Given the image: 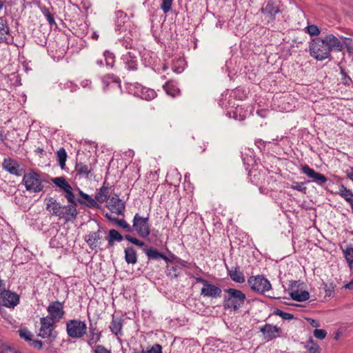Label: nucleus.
Listing matches in <instances>:
<instances>
[{"mask_svg":"<svg viewBox=\"0 0 353 353\" xmlns=\"http://www.w3.org/2000/svg\"><path fill=\"white\" fill-rule=\"evenodd\" d=\"M122 240L123 236L118 231L114 229L109 230L108 244L110 245H112L114 241L120 242Z\"/></svg>","mask_w":353,"mask_h":353,"instance_id":"nucleus-32","label":"nucleus"},{"mask_svg":"<svg viewBox=\"0 0 353 353\" xmlns=\"http://www.w3.org/2000/svg\"><path fill=\"white\" fill-rule=\"evenodd\" d=\"M3 168L10 174L19 176L21 174L19 170V163L10 158L5 159L3 162Z\"/></svg>","mask_w":353,"mask_h":353,"instance_id":"nucleus-18","label":"nucleus"},{"mask_svg":"<svg viewBox=\"0 0 353 353\" xmlns=\"http://www.w3.org/2000/svg\"><path fill=\"white\" fill-rule=\"evenodd\" d=\"M65 197L68 200V201L70 203V205L77 206L75 196L73 192H72V187H69L68 189H66L65 191Z\"/></svg>","mask_w":353,"mask_h":353,"instance_id":"nucleus-43","label":"nucleus"},{"mask_svg":"<svg viewBox=\"0 0 353 353\" xmlns=\"http://www.w3.org/2000/svg\"><path fill=\"white\" fill-rule=\"evenodd\" d=\"M344 256L347 262L348 266L350 269L353 268V245H350L347 247L345 250H343Z\"/></svg>","mask_w":353,"mask_h":353,"instance_id":"nucleus-34","label":"nucleus"},{"mask_svg":"<svg viewBox=\"0 0 353 353\" xmlns=\"http://www.w3.org/2000/svg\"><path fill=\"white\" fill-rule=\"evenodd\" d=\"M125 260L128 264H135L137 262V255L135 250L132 247H128L124 250Z\"/></svg>","mask_w":353,"mask_h":353,"instance_id":"nucleus-24","label":"nucleus"},{"mask_svg":"<svg viewBox=\"0 0 353 353\" xmlns=\"http://www.w3.org/2000/svg\"><path fill=\"white\" fill-rule=\"evenodd\" d=\"M45 201L46 209L51 214L63 219L65 221H70L76 218L77 212L74 205H62L52 197L46 199Z\"/></svg>","mask_w":353,"mask_h":353,"instance_id":"nucleus-2","label":"nucleus"},{"mask_svg":"<svg viewBox=\"0 0 353 353\" xmlns=\"http://www.w3.org/2000/svg\"><path fill=\"white\" fill-rule=\"evenodd\" d=\"M10 36V29L7 21L3 17H0V43H7Z\"/></svg>","mask_w":353,"mask_h":353,"instance_id":"nucleus-22","label":"nucleus"},{"mask_svg":"<svg viewBox=\"0 0 353 353\" xmlns=\"http://www.w3.org/2000/svg\"><path fill=\"white\" fill-rule=\"evenodd\" d=\"M343 43L334 34L316 37L311 40L309 45L310 54L317 61H323L330 56L332 50L342 51Z\"/></svg>","mask_w":353,"mask_h":353,"instance_id":"nucleus-1","label":"nucleus"},{"mask_svg":"<svg viewBox=\"0 0 353 353\" xmlns=\"http://www.w3.org/2000/svg\"><path fill=\"white\" fill-rule=\"evenodd\" d=\"M134 94L146 101L152 100L157 96L156 92L154 90L143 87L139 83L134 85Z\"/></svg>","mask_w":353,"mask_h":353,"instance_id":"nucleus-13","label":"nucleus"},{"mask_svg":"<svg viewBox=\"0 0 353 353\" xmlns=\"http://www.w3.org/2000/svg\"><path fill=\"white\" fill-rule=\"evenodd\" d=\"M347 176L351 179L352 181H353V167H352L350 168V172H347Z\"/></svg>","mask_w":353,"mask_h":353,"instance_id":"nucleus-60","label":"nucleus"},{"mask_svg":"<svg viewBox=\"0 0 353 353\" xmlns=\"http://www.w3.org/2000/svg\"><path fill=\"white\" fill-rule=\"evenodd\" d=\"M52 181L57 186L61 188L63 191L71 186L63 177H55L52 179Z\"/></svg>","mask_w":353,"mask_h":353,"instance_id":"nucleus-39","label":"nucleus"},{"mask_svg":"<svg viewBox=\"0 0 353 353\" xmlns=\"http://www.w3.org/2000/svg\"><path fill=\"white\" fill-rule=\"evenodd\" d=\"M90 84H91V81L88 79H84V80L81 81V85L85 88H89Z\"/></svg>","mask_w":353,"mask_h":353,"instance_id":"nucleus-59","label":"nucleus"},{"mask_svg":"<svg viewBox=\"0 0 353 353\" xmlns=\"http://www.w3.org/2000/svg\"><path fill=\"white\" fill-rule=\"evenodd\" d=\"M105 59V65L107 68H112L114 63V56L112 53L109 51H105L103 53Z\"/></svg>","mask_w":353,"mask_h":353,"instance_id":"nucleus-41","label":"nucleus"},{"mask_svg":"<svg viewBox=\"0 0 353 353\" xmlns=\"http://www.w3.org/2000/svg\"><path fill=\"white\" fill-rule=\"evenodd\" d=\"M101 333L96 327L90 326L88 334V344L90 346L97 344L100 341Z\"/></svg>","mask_w":353,"mask_h":353,"instance_id":"nucleus-20","label":"nucleus"},{"mask_svg":"<svg viewBox=\"0 0 353 353\" xmlns=\"http://www.w3.org/2000/svg\"><path fill=\"white\" fill-rule=\"evenodd\" d=\"M67 85H68V87H71V91H74V87H75V86H74V85H73V83H72V82H68V83H67Z\"/></svg>","mask_w":353,"mask_h":353,"instance_id":"nucleus-64","label":"nucleus"},{"mask_svg":"<svg viewBox=\"0 0 353 353\" xmlns=\"http://www.w3.org/2000/svg\"><path fill=\"white\" fill-rule=\"evenodd\" d=\"M123 320L119 317L112 316V319L109 326L110 331L116 336L122 334Z\"/></svg>","mask_w":353,"mask_h":353,"instance_id":"nucleus-21","label":"nucleus"},{"mask_svg":"<svg viewBox=\"0 0 353 353\" xmlns=\"http://www.w3.org/2000/svg\"><path fill=\"white\" fill-rule=\"evenodd\" d=\"M43 14L50 25L55 24V21H54V19L52 15L50 14V12L48 10H45L43 11Z\"/></svg>","mask_w":353,"mask_h":353,"instance_id":"nucleus-54","label":"nucleus"},{"mask_svg":"<svg viewBox=\"0 0 353 353\" xmlns=\"http://www.w3.org/2000/svg\"><path fill=\"white\" fill-rule=\"evenodd\" d=\"M260 332L263 335V339L267 341H270L280 336L281 333V329L276 325H274L270 323H266L260 328Z\"/></svg>","mask_w":353,"mask_h":353,"instance_id":"nucleus-10","label":"nucleus"},{"mask_svg":"<svg viewBox=\"0 0 353 353\" xmlns=\"http://www.w3.org/2000/svg\"><path fill=\"white\" fill-rule=\"evenodd\" d=\"M47 310L50 314L48 316L54 321H59L63 317L65 313L63 304L59 301L51 303L48 305Z\"/></svg>","mask_w":353,"mask_h":353,"instance_id":"nucleus-12","label":"nucleus"},{"mask_svg":"<svg viewBox=\"0 0 353 353\" xmlns=\"http://www.w3.org/2000/svg\"><path fill=\"white\" fill-rule=\"evenodd\" d=\"M345 288L353 290V279L345 285Z\"/></svg>","mask_w":353,"mask_h":353,"instance_id":"nucleus-61","label":"nucleus"},{"mask_svg":"<svg viewBox=\"0 0 353 353\" xmlns=\"http://www.w3.org/2000/svg\"><path fill=\"white\" fill-rule=\"evenodd\" d=\"M94 353H112L110 350L107 349L103 345H97L94 347Z\"/></svg>","mask_w":353,"mask_h":353,"instance_id":"nucleus-53","label":"nucleus"},{"mask_svg":"<svg viewBox=\"0 0 353 353\" xmlns=\"http://www.w3.org/2000/svg\"><path fill=\"white\" fill-rule=\"evenodd\" d=\"M137 51L128 52L126 54H123L121 59L128 70H136L137 66Z\"/></svg>","mask_w":353,"mask_h":353,"instance_id":"nucleus-17","label":"nucleus"},{"mask_svg":"<svg viewBox=\"0 0 353 353\" xmlns=\"http://www.w3.org/2000/svg\"><path fill=\"white\" fill-rule=\"evenodd\" d=\"M132 228L140 237H148L150 234L149 218L143 217L137 213L133 218Z\"/></svg>","mask_w":353,"mask_h":353,"instance_id":"nucleus-6","label":"nucleus"},{"mask_svg":"<svg viewBox=\"0 0 353 353\" xmlns=\"http://www.w3.org/2000/svg\"><path fill=\"white\" fill-rule=\"evenodd\" d=\"M19 336L24 339L26 341H32L33 334L32 333L28 330L26 327H22L19 330Z\"/></svg>","mask_w":353,"mask_h":353,"instance_id":"nucleus-40","label":"nucleus"},{"mask_svg":"<svg viewBox=\"0 0 353 353\" xmlns=\"http://www.w3.org/2000/svg\"><path fill=\"white\" fill-rule=\"evenodd\" d=\"M305 347L307 353H321L319 346L312 339L305 343Z\"/></svg>","mask_w":353,"mask_h":353,"instance_id":"nucleus-35","label":"nucleus"},{"mask_svg":"<svg viewBox=\"0 0 353 353\" xmlns=\"http://www.w3.org/2000/svg\"><path fill=\"white\" fill-rule=\"evenodd\" d=\"M57 157L61 168L63 169L67 159V153L64 148H61L57 152Z\"/></svg>","mask_w":353,"mask_h":353,"instance_id":"nucleus-36","label":"nucleus"},{"mask_svg":"<svg viewBox=\"0 0 353 353\" xmlns=\"http://www.w3.org/2000/svg\"><path fill=\"white\" fill-rule=\"evenodd\" d=\"M102 82L105 85V86H108L110 84L112 85L119 87V83L118 81V79L117 77L113 74H107L102 78Z\"/></svg>","mask_w":353,"mask_h":353,"instance_id":"nucleus-33","label":"nucleus"},{"mask_svg":"<svg viewBox=\"0 0 353 353\" xmlns=\"http://www.w3.org/2000/svg\"><path fill=\"white\" fill-rule=\"evenodd\" d=\"M231 303H232V306H227L228 307H230V308H232L234 310H236L239 306H240V304L243 302V299H233V300H231Z\"/></svg>","mask_w":353,"mask_h":353,"instance_id":"nucleus-55","label":"nucleus"},{"mask_svg":"<svg viewBox=\"0 0 353 353\" xmlns=\"http://www.w3.org/2000/svg\"><path fill=\"white\" fill-rule=\"evenodd\" d=\"M87 325L84 321L77 319L70 320L66 323L68 335L72 339H80L87 332Z\"/></svg>","mask_w":353,"mask_h":353,"instance_id":"nucleus-4","label":"nucleus"},{"mask_svg":"<svg viewBox=\"0 0 353 353\" xmlns=\"http://www.w3.org/2000/svg\"><path fill=\"white\" fill-rule=\"evenodd\" d=\"M248 283L251 289L256 292L264 294L271 289L270 281L262 275L250 276Z\"/></svg>","mask_w":353,"mask_h":353,"instance_id":"nucleus-7","label":"nucleus"},{"mask_svg":"<svg viewBox=\"0 0 353 353\" xmlns=\"http://www.w3.org/2000/svg\"><path fill=\"white\" fill-rule=\"evenodd\" d=\"M117 224L123 228L125 232H132V226H130L124 219H118L117 221Z\"/></svg>","mask_w":353,"mask_h":353,"instance_id":"nucleus-49","label":"nucleus"},{"mask_svg":"<svg viewBox=\"0 0 353 353\" xmlns=\"http://www.w3.org/2000/svg\"><path fill=\"white\" fill-rule=\"evenodd\" d=\"M115 16L117 19V28L116 30H121V23H125V19H127V15L122 10H117L115 12Z\"/></svg>","mask_w":353,"mask_h":353,"instance_id":"nucleus-38","label":"nucleus"},{"mask_svg":"<svg viewBox=\"0 0 353 353\" xmlns=\"http://www.w3.org/2000/svg\"><path fill=\"white\" fill-rule=\"evenodd\" d=\"M233 95L230 96L228 101L230 110L228 112L229 117H232L235 120L241 121L243 119V91L241 88H236L233 91Z\"/></svg>","mask_w":353,"mask_h":353,"instance_id":"nucleus-3","label":"nucleus"},{"mask_svg":"<svg viewBox=\"0 0 353 353\" xmlns=\"http://www.w3.org/2000/svg\"><path fill=\"white\" fill-rule=\"evenodd\" d=\"M125 239L126 240H128V241L131 242L132 243H133V244H134V245H137L139 247H142L145 244L143 241H140V240H139V239H136L134 237H132V236H131L129 234H126L125 236Z\"/></svg>","mask_w":353,"mask_h":353,"instance_id":"nucleus-51","label":"nucleus"},{"mask_svg":"<svg viewBox=\"0 0 353 353\" xmlns=\"http://www.w3.org/2000/svg\"><path fill=\"white\" fill-rule=\"evenodd\" d=\"M82 199L86 201V205L90 208H98L99 207L96 200L87 194H83Z\"/></svg>","mask_w":353,"mask_h":353,"instance_id":"nucleus-45","label":"nucleus"},{"mask_svg":"<svg viewBox=\"0 0 353 353\" xmlns=\"http://www.w3.org/2000/svg\"><path fill=\"white\" fill-rule=\"evenodd\" d=\"M103 232L99 228L97 231L91 232L85 235L84 239L92 250L99 248L103 241Z\"/></svg>","mask_w":353,"mask_h":353,"instance_id":"nucleus-8","label":"nucleus"},{"mask_svg":"<svg viewBox=\"0 0 353 353\" xmlns=\"http://www.w3.org/2000/svg\"><path fill=\"white\" fill-rule=\"evenodd\" d=\"M146 255L148 256L149 259H163L165 261L168 260L167 256L163 255V254L160 253L158 250L156 249H149L145 251Z\"/></svg>","mask_w":353,"mask_h":353,"instance_id":"nucleus-37","label":"nucleus"},{"mask_svg":"<svg viewBox=\"0 0 353 353\" xmlns=\"http://www.w3.org/2000/svg\"><path fill=\"white\" fill-rule=\"evenodd\" d=\"M186 65L185 61L183 58H179L173 61L172 70L174 72L181 73Z\"/></svg>","mask_w":353,"mask_h":353,"instance_id":"nucleus-29","label":"nucleus"},{"mask_svg":"<svg viewBox=\"0 0 353 353\" xmlns=\"http://www.w3.org/2000/svg\"><path fill=\"white\" fill-rule=\"evenodd\" d=\"M274 314L281 316L283 319H285V320H292V319H294V316L293 314H292L290 313L285 312L279 309H276L274 311Z\"/></svg>","mask_w":353,"mask_h":353,"instance_id":"nucleus-47","label":"nucleus"},{"mask_svg":"<svg viewBox=\"0 0 353 353\" xmlns=\"http://www.w3.org/2000/svg\"><path fill=\"white\" fill-rule=\"evenodd\" d=\"M201 294L205 296L217 297L221 296V290L208 282L201 289Z\"/></svg>","mask_w":353,"mask_h":353,"instance_id":"nucleus-19","label":"nucleus"},{"mask_svg":"<svg viewBox=\"0 0 353 353\" xmlns=\"http://www.w3.org/2000/svg\"><path fill=\"white\" fill-rule=\"evenodd\" d=\"M173 0H161V9L166 14L172 8Z\"/></svg>","mask_w":353,"mask_h":353,"instance_id":"nucleus-46","label":"nucleus"},{"mask_svg":"<svg viewBox=\"0 0 353 353\" xmlns=\"http://www.w3.org/2000/svg\"><path fill=\"white\" fill-rule=\"evenodd\" d=\"M75 170L77 174L88 177L89 174L92 171V168L90 165L83 164V163H77Z\"/></svg>","mask_w":353,"mask_h":353,"instance_id":"nucleus-27","label":"nucleus"},{"mask_svg":"<svg viewBox=\"0 0 353 353\" xmlns=\"http://www.w3.org/2000/svg\"><path fill=\"white\" fill-rule=\"evenodd\" d=\"M261 12L264 14L268 22H272L275 19V15L280 12L278 6H275L273 1H269L266 5L261 8Z\"/></svg>","mask_w":353,"mask_h":353,"instance_id":"nucleus-15","label":"nucleus"},{"mask_svg":"<svg viewBox=\"0 0 353 353\" xmlns=\"http://www.w3.org/2000/svg\"><path fill=\"white\" fill-rule=\"evenodd\" d=\"M229 275L230 278L236 282L241 283L243 282V277L241 276V272H240L239 268H232L231 269L228 268Z\"/></svg>","mask_w":353,"mask_h":353,"instance_id":"nucleus-30","label":"nucleus"},{"mask_svg":"<svg viewBox=\"0 0 353 353\" xmlns=\"http://www.w3.org/2000/svg\"><path fill=\"white\" fill-rule=\"evenodd\" d=\"M142 353H162V347L159 344H154L145 349H142Z\"/></svg>","mask_w":353,"mask_h":353,"instance_id":"nucleus-42","label":"nucleus"},{"mask_svg":"<svg viewBox=\"0 0 353 353\" xmlns=\"http://www.w3.org/2000/svg\"><path fill=\"white\" fill-rule=\"evenodd\" d=\"M338 194L350 204L353 202V192L350 190L346 188L343 185H341L339 187Z\"/></svg>","mask_w":353,"mask_h":353,"instance_id":"nucleus-26","label":"nucleus"},{"mask_svg":"<svg viewBox=\"0 0 353 353\" xmlns=\"http://www.w3.org/2000/svg\"><path fill=\"white\" fill-rule=\"evenodd\" d=\"M55 322L49 316L41 318L40 319L41 327L39 335L43 339L52 336Z\"/></svg>","mask_w":353,"mask_h":353,"instance_id":"nucleus-9","label":"nucleus"},{"mask_svg":"<svg viewBox=\"0 0 353 353\" xmlns=\"http://www.w3.org/2000/svg\"><path fill=\"white\" fill-rule=\"evenodd\" d=\"M30 344L34 346V347L37 348V349H41L42 347V345H43V343L41 341H38V340H32V341H30Z\"/></svg>","mask_w":353,"mask_h":353,"instance_id":"nucleus-58","label":"nucleus"},{"mask_svg":"<svg viewBox=\"0 0 353 353\" xmlns=\"http://www.w3.org/2000/svg\"><path fill=\"white\" fill-rule=\"evenodd\" d=\"M341 83L346 85V86H350L353 81L352 79L347 75V74L345 72V70L343 68H341Z\"/></svg>","mask_w":353,"mask_h":353,"instance_id":"nucleus-44","label":"nucleus"},{"mask_svg":"<svg viewBox=\"0 0 353 353\" xmlns=\"http://www.w3.org/2000/svg\"><path fill=\"white\" fill-rule=\"evenodd\" d=\"M291 298L296 301H305L310 299V294L307 291H302L299 292L298 290L292 291L290 293Z\"/></svg>","mask_w":353,"mask_h":353,"instance_id":"nucleus-25","label":"nucleus"},{"mask_svg":"<svg viewBox=\"0 0 353 353\" xmlns=\"http://www.w3.org/2000/svg\"><path fill=\"white\" fill-rule=\"evenodd\" d=\"M0 295L2 305L7 307H14L19 302V295L9 290H5Z\"/></svg>","mask_w":353,"mask_h":353,"instance_id":"nucleus-14","label":"nucleus"},{"mask_svg":"<svg viewBox=\"0 0 353 353\" xmlns=\"http://www.w3.org/2000/svg\"><path fill=\"white\" fill-rule=\"evenodd\" d=\"M238 21H240L239 19H235L232 20V23H235L236 25V30L235 31V34H240L242 30V27L241 26V23H238Z\"/></svg>","mask_w":353,"mask_h":353,"instance_id":"nucleus-57","label":"nucleus"},{"mask_svg":"<svg viewBox=\"0 0 353 353\" xmlns=\"http://www.w3.org/2000/svg\"><path fill=\"white\" fill-rule=\"evenodd\" d=\"M108 193H109V189L107 187H105V186H103L101 187L99 192H97L96 195H95V200L97 202H99L101 203L105 202V201H107V200L108 199Z\"/></svg>","mask_w":353,"mask_h":353,"instance_id":"nucleus-28","label":"nucleus"},{"mask_svg":"<svg viewBox=\"0 0 353 353\" xmlns=\"http://www.w3.org/2000/svg\"><path fill=\"white\" fill-rule=\"evenodd\" d=\"M313 334L315 338L322 340L326 337L327 332L323 329H315L313 332Z\"/></svg>","mask_w":353,"mask_h":353,"instance_id":"nucleus-50","label":"nucleus"},{"mask_svg":"<svg viewBox=\"0 0 353 353\" xmlns=\"http://www.w3.org/2000/svg\"><path fill=\"white\" fill-rule=\"evenodd\" d=\"M306 32L310 36H318L320 34V30L316 25H309L306 28Z\"/></svg>","mask_w":353,"mask_h":353,"instance_id":"nucleus-48","label":"nucleus"},{"mask_svg":"<svg viewBox=\"0 0 353 353\" xmlns=\"http://www.w3.org/2000/svg\"><path fill=\"white\" fill-rule=\"evenodd\" d=\"M107 206L111 212L121 214L124 210V204L117 195L112 196L107 200Z\"/></svg>","mask_w":353,"mask_h":353,"instance_id":"nucleus-16","label":"nucleus"},{"mask_svg":"<svg viewBox=\"0 0 353 353\" xmlns=\"http://www.w3.org/2000/svg\"><path fill=\"white\" fill-rule=\"evenodd\" d=\"M23 183L26 190L31 192H39L43 188L39 174L34 171H31L24 174Z\"/></svg>","mask_w":353,"mask_h":353,"instance_id":"nucleus-5","label":"nucleus"},{"mask_svg":"<svg viewBox=\"0 0 353 353\" xmlns=\"http://www.w3.org/2000/svg\"><path fill=\"white\" fill-rule=\"evenodd\" d=\"M306 320L309 323V324L313 327L317 328L321 326L319 321L316 319L307 318Z\"/></svg>","mask_w":353,"mask_h":353,"instance_id":"nucleus-56","label":"nucleus"},{"mask_svg":"<svg viewBox=\"0 0 353 353\" xmlns=\"http://www.w3.org/2000/svg\"><path fill=\"white\" fill-rule=\"evenodd\" d=\"M292 188L302 192H305L306 190V187L304 186V183L293 182Z\"/></svg>","mask_w":353,"mask_h":353,"instance_id":"nucleus-52","label":"nucleus"},{"mask_svg":"<svg viewBox=\"0 0 353 353\" xmlns=\"http://www.w3.org/2000/svg\"><path fill=\"white\" fill-rule=\"evenodd\" d=\"M163 89L165 90L167 94L170 95L172 97H175L176 94L179 93V90L177 86L172 82H167L163 85Z\"/></svg>","mask_w":353,"mask_h":353,"instance_id":"nucleus-31","label":"nucleus"},{"mask_svg":"<svg viewBox=\"0 0 353 353\" xmlns=\"http://www.w3.org/2000/svg\"><path fill=\"white\" fill-rule=\"evenodd\" d=\"M55 241H56L55 239H51V241L50 242L51 247H52V248L59 247V245L55 243Z\"/></svg>","mask_w":353,"mask_h":353,"instance_id":"nucleus-62","label":"nucleus"},{"mask_svg":"<svg viewBox=\"0 0 353 353\" xmlns=\"http://www.w3.org/2000/svg\"><path fill=\"white\" fill-rule=\"evenodd\" d=\"M225 292L229 294L228 298L225 300V305L226 306H232L231 300L236 299H243V292L240 290L228 288L225 290Z\"/></svg>","mask_w":353,"mask_h":353,"instance_id":"nucleus-23","label":"nucleus"},{"mask_svg":"<svg viewBox=\"0 0 353 353\" xmlns=\"http://www.w3.org/2000/svg\"><path fill=\"white\" fill-rule=\"evenodd\" d=\"M301 171L310 179H312V181L320 185H322L328 181V179L325 175L316 172L314 169L311 168L307 165H303L301 168Z\"/></svg>","mask_w":353,"mask_h":353,"instance_id":"nucleus-11","label":"nucleus"},{"mask_svg":"<svg viewBox=\"0 0 353 353\" xmlns=\"http://www.w3.org/2000/svg\"><path fill=\"white\" fill-rule=\"evenodd\" d=\"M196 281L198 282L202 283L203 284V286L208 283V281L206 280H205V279H202L201 277L197 278Z\"/></svg>","mask_w":353,"mask_h":353,"instance_id":"nucleus-63","label":"nucleus"}]
</instances>
